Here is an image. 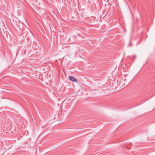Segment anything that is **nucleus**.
Returning a JSON list of instances; mask_svg holds the SVG:
<instances>
[{
	"label": "nucleus",
	"instance_id": "f257e3e1",
	"mask_svg": "<svg viewBox=\"0 0 155 155\" xmlns=\"http://www.w3.org/2000/svg\"><path fill=\"white\" fill-rule=\"evenodd\" d=\"M69 79L70 81H73L74 82H77V79L73 77V76H69Z\"/></svg>",
	"mask_w": 155,
	"mask_h": 155
},
{
	"label": "nucleus",
	"instance_id": "f03ea898",
	"mask_svg": "<svg viewBox=\"0 0 155 155\" xmlns=\"http://www.w3.org/2000/svg\"><path fill=\"white\" fill-rule=\"evenodd\" d=\"M130 44H131V42H130V43H129V45H130Z\"/></svg>",
	"mask_w": 155,
	"mask_h": 155
}]
</instances>
